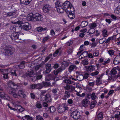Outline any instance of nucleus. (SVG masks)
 <instances>
[{
  "label": "nucleus",
  "instance_id": "5",
  "mask_svg": "<svg viewBox=\"0 0 120 120\" xmlns=\"http://www.w3.org/2000/svg\"><path fill=\"white\" fill-rule=\"evenodd\" d=\"M68 109V107L66 104H64L58 107V111L59 113H62L64 112L65 110Z\"/></svg>",
  "mask_w": 120,
  "mask_h": 120
},
{
  "label": "nucleus",
  "instance_id": "52",
  "mask_svg": "<svg viewBox=\"0 0 120 120\" xmlns=\"http://www.w3.org/2000/svg\"><path fill=\"white\" fill-rule=\"evenodd\" d=\"M37 31L39 32H41L43 30V28L39 26L37 28Z\"/></svg>",
  "mask_w": 120,
  "mask_h": 120
},
{
  "label": "nucleus",
  "instance_id": "40",
  "mask_svg": "<svg viewBox=\"0 0 120 120\" xmlns=\"http://www.w3.org/2000/svg\"><path fill=\"white\" fill-rule=\"evenodd\" d=\"M36 120H44L42 117L39 115L36 116Z\"/></svg>",
  "mask_w": 120,
  "mask_h": 120
},
{
  "label": "nucleus",
  "instance_id": "6",
  "mask_svg": "<svg viewBox=\"0 0 120 120\" xmlns=\"http://www.w3.org/2000/svg\"><path fill=\"white\" fill-rule=\"evenodd\" d=\"M8 106L10 109L14 111L16 110L18 112H22L25 109L20 105H17L15 106L14 108H13L9 106V104H8Z\"/></svg>",
  "mask_w": 120,
  "mask_h": 120
},
{
  "label": "nucleus",
  "instance_id": "41",
  "mask_svg": "<svg viewBox=\"0 0 120 120\" xmlns=\"http://www.w3.org/2000/svg\"><path fill=\"white\" fill-rule=\"evenodd\" d=\"M114 52V51L112 50H110L108 51V53L110 56L113 55Z\"/></svg>",
  "mask_w": 120,
  "mask_h": 120
},
{
  "label": "nucleus",
  "instance_id": "13",
  "mask_svg": "<svg viewBox=\"0 0 120 120\" xmlns=\"http://www.w3.org/2000/svg\"><path fill=\"white\" fill-rule=\"evenodd\" d=\"M51 64H46V70L45 71V74L49 73L50 72L51 70Z\"/></svg>",
  "mask_w": 120,
  "mask_h": 120
},
{
  "label": "nucleus",
  "instance_id": "31",
  "mask_svg": "<svg viewBox=\"0 0 120 120\" xmlns=\"http://www.w3.org/2000/svg\"><path fill=\"white\" fill-rule=\"evenodd\" d=\"M77 79L79 81H81L84 78V76L82 75H80L77 77Z\"/></svg>",
  "mask_w": 120,
  "mask_h": 120
},
{
  "label": "nucleus",
  "instance_id": "29",
  "mask_svg": "<svg viewBox=\"0 0 120 120\" xmlns=\"http://www.w3.org/2000/svg\"><path fill=\"white\" fill-rule=\"evenodd\" d=\"M76 68V66L75 65H71L70 66L68 70L70 72H71Z\"/></svg>",
  "mask_w": 120,
  "mask_h": 120
},
{
  "label": "nucleus",
  "instance_id": "42",
  "mask_svg": "<svg viewBox=\"0 0 120 120\" xmlns=\"http://www.w3.org/2000/svg\"><path fill=\"white\" fill-rule=\"evenodd\" d=\"M95 30L94 29L90 28L88 31L90 34H92L94 33L95 32Z\"/></svg>",
  "mask_w": 120,
  "mask_h": 120
},
{
  "label": "nucleus",
  "instance_id": "36",
  "mask_svg": "<svg viewBox=\"0 0 120 120\" xmlns=\"http://www.w3.org/2000/svg\"><path fill=\"white\" fill-rule=\"evenodd\" d=\"M102 83V82L101 79L100 78H97L96 80V84L98 85Z\"/></svg>",
  "mask_w": 120,
  "mask_h": 120
},
{
  "label": "nucleus",
  "instance_id": "20",
  "mask_svg": "<svg viewBox=\"0 0 120 120\" xmlns=\"http://www.w3.org/2000/svg\"><path fill=\"white\" fill-rule=\"evenodd\" d=\"M82 91V88L81 87L75 88V93L77 95L79 94V93L81 92Z\"/></svg>",
  "mask_w": 120,
  "mask_h": 120
},
{
  "label": "nucleus",
  "instance_id": "16",
  "mask_svg": "<svg viewBox=\"0 0 120 120\" xmlns=\"http://www.w3.org/2000/svg\"><path fill=\"white\" fill-rule=\"evenodd\" d=\"M72 11H69L68 12H66V13L68 14V16L69 18L71 19H74L75 17V15L72 12Z\"/></svg>",
  "mask_w": 120,
  "mask_h": 120
},
{
  "label": "nucleus",
  "instance_id": "58",
  "mask_svg": "<svg viewBox=\"0 0 120 120\" xmlns=\"http://www.w3.org/2000/svg\"><path fill=\"white\" fill-rule=\"evenodd\" d=\"M120 62L118 61L117 60H116L115 58L113 61V63L115 65H116L118 64Z\"/></svg>",
  "mask_w": 120,
  "mask_h": 120
},
{
  "label": "nucleus",
  "instance_id": "9",
  "mask_svg": "<svg viewBox=\"0 0 120 120\" xmlns=\"http://www.w3.org/2000/svg\"><path fill=\"white\" fill-rule=\"evenodd\" d=\"M50 6L48 4L44 5L42 8L44 12L48 13L51 9Z\"/></svg>",
  "mask_w": 120,
  "mask_h": 120
},
{
  "label": "nucleus",
  "instance_id": "24",
  "mask_svg": "<svg viewBox=\"0 0 120 120\" xmlns=\"http://www.w3.org/2000/svg\"><path fill=\"white\" fill-rule=\"evenodd\" d=\"M97 26V24L94 22L90 24L89 25L90 28L94 29Z\"/></svg>",
  "mask_w": 120,
  "mask_h": 120
},
{
  "label": "nucleus",
  "instance_id": "17",
  "mask_svg": "<svg viewBox=\"0 0 120 120\" xmlns=\"http://www.w3.org/2000/svg\"><path fill=\"white\" fill-rule=\"evenodd\" d=\"M18 95L19 97H25L26 95L24 93V92L23 90H19L18 92Z\"/></svg>",
  "mask_w": 120,
  "mask_h": 120
},
{
  "label": "nucleus",
  "instance_id": "12",
  "mask_svg": "<svg viewBox=\"0 0 120 120\" xmlns=\"http://www.w3.org/2000/svg\"><path fill=\"white\" fill-rule=\"evenodd\" d=\"M15 49L12 47L9 46L8 47V55H11L14 52Z\"/></svg>",
  "mask_w": 120,
  "mask_h": 120
},
{
  "label": "nucleus",
  "instance_id": "37",
  "mask_svg": "<svg viewBox=\"0 0 120 120\" xmlns=\"http://www.w3.org/2000/svg\"><path fill=\"white\" fill-rule=\"evenodd\" d=\"M82 63L84 65H86L88 64V60L87 59H84L82 61Z\"/></svg>",
  "mask_w": 120,
  "mask_h": 120
},
{
  "label": "nucleus",
  "instance_id": "8",
  "mask_svg": "<svg viewBox=\"0 0 120 120\" xmlns=\"http://www.w3.org/2000/svg\"><path fill=\"white\" fill-rule=\"evenodd\" d=\"M34 17H35V21H41L43 20L42 16L38 13H36L34 14Z\"/></svg>",
  "mask_w": 120,
  "mask_h": 120
},
{
  "label": "nucleus",
  "instance_id": "57",
  "mask_svg": "<svg viewBox=\"0 0 120 120\" xmlns=\"http://www.w3.org/2000/svg\"><path fill=\"white\" fill-rule=\"evenodd\" d=\"M114 92L113 90H111L108 93V94L107 95V98L108 97H109V95L112 94Z\"/></svg>",
  "mask_w": 120,
  "mask_h": 120
},
{
  "label": "nucleus",
  "instance_id": "49",
  "mask_svg": "<svg viewBox=\"0 0 120 120\" xmlns=\"http://www.w3.org/2000/svg\"><path fill=\"white\" fill-rule=\"evenodd\" d=\"M86 52H83L79 56V59H82L83 58H84L85 57V56H84V57L83 56V55H84V54H85L86 53Z\"/></svg>",
  "mask_w": 120,
  "mask_h": 120
},
{
  "label": "nucleus",
  "instance_id": "51",
  "mask_svg": "<svg viewBox=\"0 0 120 120\" xmlns=\"http://www.w3.org/2000/svg\"><path fill=\"white\" fill-rule=\"evenodd\" d=\"M110 61V59H108L107 60L103 61L102 63V64L104 65H105L109 63Z\"/></svg>",
  "mask_w": 120,
  "mask_h": 120
},
{
  "label": "nucleus",
  "instance_id": "23",
  "mask_svg": "<svg viewBox=\"0 0 120 120\" xmlns=\"http://www.w3.org/2000/svg\"><path fill=\"white\" fill-rule=\"evenodd\" d=\"M45 100L48 102H50L51 100V98L50 95L49 94H47L45 95Z\"/></svg>",
  "mask_w": 120,
  "mask_h": 120
},
{
  "label": "nucleus",
  "instance_id": "18",
  "mask_svg": "<svg viewBox=\"0 0 120 120\" xmlns=\"http://www.w3.org/2000/svg\"><path fill=\"white\" fill-rule=\"evenodd\" d=\"M20 1L21 3L27 5L31 2L32 0H20Z\"/></svg>",
  "mask_w": 120,
  "mask_h": 120
},
{
  "label": "nucleus",
  "instance_id": "26",
  "mask_svg": "<svg viewBox=\"0 0 120 120\" xmlns=\"http://www.w3.org/2000/svg\"><path fill=\"white\" fill-rule=\"evenodd\" d=\"M53 76L51 75H49L46 76L45 79L46 81H49L53 79Z\"/></svg>",
  "mask_w": 120,
  "mask_h": 120
},
{
  "label": "nucleus",
  "instance_id": "35",
  "mask_svg": "<svg viewBox=\"0 0 120 120\" xmlns=\"http://www.w3.org/2000/svg\"><path fill=\"white\" fill-rule=\"evenodd\" d=\"M25 62L24 61L22 62L19 65V67L20 69H23L25 67L24 64H25Z\"/></svg>",
  "mask_w": 120,
  "mask_h": 120
},
{
  "label": "nucleus",
  "instance_id": "59",
  "mask_svg": "<svg viewBox=\"0 0 120 120\" xmlns=\"http://www.w3.org/2000/svg\"><path fill=\"white\" fill-rule=\"evenodd\" d=\"M94 66L95 70H98V68L100 67V65L99 64H97L95 66Z\"/></svg>",
  "mask_w": 120,
  "mask_h": 120
},
{
  "label": "nucleus",
  "instance_id": "27",
  "mask_svg": "<svg viewBox=\"0 0 120 120\" xmlns=\"http://www.w3.org/2000/svg\"><path fill=\"white\" fill-rule=\"evenodd\" d=\"M61 48H59L57 49L54 53L53 54V56L55 57L57 56L59 52L61 49Z\"/></svg>",
  "mask_w": 120,
  "mask_h": 120
},
{
  "label": "nucleus",
  "instance_id": "15",
  "mask_svg": "<svg viewBox=\"0 0 120 120\" xmlns=\"http://www.w3.org/2000/svg\"><path fill=\"white\" fill-rule=\"evenodd\" d=\"M82 104L85 107H86L89 105L90 103V101L87 99H83L82 101Z\"/></svg>",
  "mask_w": 120,
  "mask_h": 120
},
{
  "label": "nucleus",
  "instance_id": "11",
  "mask_svg": "<svg viewBox=\"0 0 120 120\" xmlns=\"http://www.w3.org/2000/svg\"><path fill=\"white\" fill-rule=\"evenodd\" d=\"M85 68V69L88 71L91 72L93 71H95L94 65L86 66Z\"/></svg>",
  "mask_w": 120,
  "mask_h": 120
},
{
  "label": "nucleus",
  "instance_id": "19",
  "mask_svg": "<svg viewBox=\"0 0 120 120\" xmlns=\"http://www.w3.org/2000/svg\"><path fill=\"white\" fill-rule=\"evenodd\" d=\"M22 119L23 120H33V118L28 115H26L24 117H22Z\"/></svg>",
  "mask_w": 120,
  "mask_h": 120
},
{
  "label": "nucleus",
  "instance_id": "34",
  "mask_svg": "<svg viewBox=\"0 0 120 120\" xmlns=\"http://www.w3.org/2000/svg\"><path fill=\"white\" fill-rule=\"evenodd\" d=\"M34 73L33 71H29L27 72L26 75L27 76L32 77Z\"/></svg>",
  "mask_w": 120,
  "mask_h": 120
},
{
  "label": "nucleus",
  "instance_id": "28",
  "mask_svg": "<svg viewBox=\"0 0 120 120\" xmlns=\"http://www.w3.org/2000/svg\"><path fill=\"white\" fill-rule=\"evenodd\" d=\"M63 69L60 68L59 69L55 70H54L53 72L55 75H57L59 72L61 71Z\"/></svg>",
  "mask_w": 120,
  "mask_h": 120
},
{
  "label": "nucleus",
  "instance_id": "43",
  "mask_svg": "<svg viewBox=\"0 0 120 120\" xmlns=\"http://www.w3.org/2000/svg\"><path fill=\"white\" fill-rule=\"evenodd\" d=\"M106 38H103L100 39L99 41V42L100 44H102L105 41Z\"/></svg>",
  "mask_w": 120,
  "mask_h": 120
},
{
  "label": "nucleus",
  "instance_id": "32",
  "mask_svg": "<svg viewBox=\"0 0 120 120\" xmlns=\"http://www.w3.org/2000/svg\"><path fill=\"white\" fill-rule=\"evenodd\" d=\"M17 14V13L16 11H14L12 12H9L8 13V16H10L12 15H15L16 16Z\"/></svg>",
  "mask_w": 120,
  "mask_h": 120
},
{
  "label": "nucleus",
  "instance_id": "50",
  "mask_svg": "<svg viewBox=\"0 0 120 120\" xmlns=\"http://www.w3.org/2000/svg\"><path fill=\"white\" fill-rule=\"evenodd\" d=\"M1 72H2L3 74H8V69H3L1 70Z\"/></svg>",
  "mask_w": 120,
  "mask_h": 120
},
{
  "label": "nucleus",
  "instance_id": "56",
  "mask_svg": "<svg viewBox=\"0 0 120 120\" xmlns=\"http://www.w3.org/2000/svg\"><path fill=\"white\" fill-rule=\"evenodd\" d=\"M67 102L69 104H72L73 102V101L71 99H69L68 100Z\"/></svg>",
  "mask_w": 120,
  "mask_h": 120
},
{
  "label": "nucleus",
  "instance_id": "53",
  "mask_svg": "<svg viewBox=\"0 0 120 120\" xmlns=\"http://www.w3.org/2000/svg\"><path fill=\"white\" fill-rule=\"evenodd\" d=\"M16 70H15L14 72H9V73H11V74L12 76H17V75L16 74Z\"/></svg>",
  "mask_w": 120,
  "mask_h": 120
},
{
  "label": "nucleus",
  "instance_id": "63",
  "mask_svg": "<svg viewBox=\"0 0 120 120\" xmlns=\"http://www.w3.org/2000/svg\"><path fill=\"white\" fill-rule=\"evenodd\" d=\"M89 76V74L88 73H86L85 74L84 76V78L86 79Z\"/></svg>",
  "mask_w": 120,
  "mask_h": 120
},
{
  "label": "nucleus",
  "instance_id": "3",
  "mask_svg": "<svg viewBox=\"0 0 120 120\" xmlns=\"http://www.w3.org/2000/svg\"><path fill=\"white\" fill-rule=\"evenodd\" d=\"M12 23L15 24V25H18L19 27H17L18 29L19 28L20 30L23 29L24 30H27L30 29L31 28L30 25L28 22H26L25 23L22 24L21 25V24H22V22L20 21H18L14 23L12 22Z\"/></svg>",
  "mask_w": 120,
  "mask_h": 120
},
{
  "label": "nucleus",
  "instance_id": "14",
  "mask_svg": "<svg viewBox=\"0 0 120 120\" xmlns=\"http://www.w3.org/2000/svg\"><path fill=\"white\" fill-rule=\"evenodd\" d=\"M120 71V68L119 67H115L111 70V73L113 75L116 74L117 71Z\"/></svg>",
  "mask_w": 120,
  "mask_h": 120
},
{
  "label": "nucleus",
  "instance_id": "10",
  "mask_svg": "<svg viewBox=\"0 0 120 120\" xmlns=\"http://www.w3.org/2000/svg\"><path fill=\"white\" fill-rule=\"evenodd\" d=\"M34 14L32 13H30L28 15L27 17V19L28 21H35V17H34Z\"/></svg>",
  "mask_w": 120,
  "mask_h": 120
},
{
  "label": "nucleus",
  "instance_id": "45",
  "mask_svg": "<svg viewBox=\"0 0 120 120\" xmlns=\"http://www.w3.org/2000/svg\"><path fill=\"white\" fill-rule=\"evenodd\" d=\"M36 89H40L42 87V85L40 84H36Z\"/></svg>",
  "mask_w": 120,
  "mask_h": 120
},
{
  "label": "nucleus",
  "instance_id": "64",
  "mask_svg": "<svg viewBox=\"0 0 120 120\" xmlns=\"http://www.w3.org/2000/svg\"><path fill=\"white\" fill-rule=\"evenodd\" d=\"M36 85L35 84H33L30 86V87L32 89H36Z\"/></svg>",
  "mask_w": 120,
  "mask_h": 120
},
{
  "label": "nucleus",
  "instance_id": "62",
  "mask_svg": "<svg viewBox=\"0 0 120 120\" xmlns=\"http://www.w3.org/2000/svg\"><path fill=\"white\" fill-rule=\"evenodd\" d=\"M72 41H69L68 42H67L66 44L68 46H70L72 43Z\"/></svg>",
  "mask_w": 120,
  "mask_h": 120
},
{
  "label": "nucleus",
  "instance_id": "38",
  "mask_svg": "<svg viewBox=\"0 0 120 120\" xmlns=\"http://www.w3.org/2000/svg\"><path fill=\"white\" fill-rule=\"evenodd\" d=\"M114 13L120 15V9L116 8L114 11Z\"/></svg>",
  "mask_w": 120,
  "mask_h": 120
},
{
  "label": "nucleus",
  "instance_id": "48",
  "mask_svg": "<svg viewBox=\"0 0 120 120\" xmlns=\"http://www.w3.org/2000/svg\"><path fill=\"white\" fill-rule=\"evenodd\" d=\"M44 85L45 86H51L50 83L49 82H45L43 83Z\"/></svg>",
  "mask_w": 120,
  "mask_h": 120
},
{
  "label": "nucleus",
  "instance_id": "1",
  "mask_svg": "<svg viewBox=\"0 0 120 120\" xmlns=\"http://www.w3.org/2000/svg\"><path fill=\"white\" fill-rule=\"evenodd\" d=\"M61 3L59 0H57L55 3V6L57 12L59 13H63L64 11L68 12L69 11H74V8L71 4L69 1H66L63 4V7L61 6Z\"/></svg>",
  "mask_w": 120,
  "mask_h": 120
},
{
  "label": "nucleus",
  "instance_id": "46",
  "mask_svg": "<svg viewBox=\"0 0 120 120\" xmlns=\"http://www.w3.org/2000/svg\"><path fill=\"white\" fill-rule=\"evenodd\" d=\"M96 103V102L95 101H94V102H92L90 105V108H94L95 106Z\"/></svg>",
  "mask_w": 120,
  "mask_h": 120
},
{
  "label": "nucleus",
  "instance_id": "25",
  "mask_svg": "<svg viewBox=\"0 0 120 120\" xmlns=\"http://www.w3.org/2000/svg\"><path fill=\"white\" fill-rule=\"evenodd\" d=\"M88 96H87V97L89 99L90 98H89V96H91L92 99L93 100H95L97 98V97L95 95V93L94 92L93 93L90 95L88 94Z\"/></svg>",
  "mask_w": 120,
  "mask_h": 120
},
{
  "label": "nucleus",
  "instance_id": "39",
  "mask_svg": "<svg viewBox=\"0 0 120 120\" xmlns=\"http://www.w3.org/2000/svg\"><path fill=\"white\" fill-rule=\"evenodd\" d=\"M103 117V114L101 112H100L98 114L97 116V118L99 119H101Z\"/></svg>",
  "mask_w": 120,
  "mask_h": 120
},
{
  "label": "nucleus",
  "instance_id": "33",
  "mask_svg": "<svg viewBox=\"0 0 120 120\" xmlns=\"http://www.w3.org/2000/svg\"><path fill=\"white\" fill-rule=\"evenodd\" d=\"M88 24L87 22L86 21H84L82 22L81 23V26L82 27H84L87 26Z\"/></svg>",
  "mask_w": 120,
  "mask_h": 120
},
{
  "label": "nucleus",
  "instance_id": "7",
  "mask_svg": "<svg viewBox=\"0 0 120 120\" xmlns=\"http://www.w3.org/2000/svg\"><path fill=\"white\" fill-rule=\"evenodd\" d=\"M71 117L75 119H77L80 117L79 112L77 111H75L72 112L71 114Z\"/></svg>",
  "mask_w": 120,
  "mask_h": 120
},
{
  "label": "nucleus",
  "instance_id": "21",
  "mask_svg": "<svg viewBox=\"0 0 120 120\" xmlns=\"http://www.w3.org/2000/svg\"><path fill=\"white\" fill-rule=\"evenodd\" d=\"M108 34L107 31L105 29H103L102 31V36L104 37H107L108 36Z\"/></svg>",
  "mask_w": 120,
  "mask_h": 120
},
{
  "label": "nucleus",
  "instance_id": "22",
  "mask_svg": "<svg viewBox=\"0 0 120 120\" xmlns=\"http://www.w3.org/2000/svg\"><path fill=\"white\" fill-rule=\"evenodd\" d=\"M62 67L61 68L63 70L65 69L66 67H67L68 65V62L66 61H64L62 63Z\"/></svg>",
  "mask_w": 120,
  "mask_h": 120
},
{
  "label": "nucleus",
  "instance_id": "30",
  "mask_svg": "<svg viewBox=\"0 0 120 120\" xmlns=\"http://www.w3.org/2000/svg\"><path fill=\"white\" fill-rule=\"evenodd\" d=\"M64 82L66 83L67 84H72L73 83V82L68 79H66L63 81Z\"/></svg>",
  "mask_w": 120,
  "mask_h": 120
},
{
  "label": "nucleus",
  "instance_id": "54",
  "mask_svg": "<svg viewBox=\"0 0 120 120\" xmlns=\"http://www.w3.org/2000/svg\"><path fill=\"white\" fill-rule=\"evenodd\" d=\"M99 73V72L98 71H97L91 73V75L92 76H94L97 75Z\"/></svg>",
  "mask_w": 120,
  "mask_h": 120
},
{
  "label": "nucleus",
  "instance_id": "61",
  "mask_svg": "<svg viewBox=\"0 0 120 120\" xmlns=\"http://www.w3.org/2000/svg\"><path fill=\"white\" fill-rule=\"evenodd\" d=\"M50 34L52 36H54L55 35V32L53 30H51Z\"/></svg>",
  "mask_w": 120,
  "mask_h": 120
},
{
  "label": "nucleus",
  "instance_id": "2",
  "mask_svg": "<svg viewBox=\"0 0 120 120\" xmlns=\"http://www.w3.org/2000/svg\"><path fill=\"white\" fill-rule=\"evenodd\" d=\"M8 85L11 87L10 89H9L10 90L9 93L12 94L13 96L14 97L18 98L19 95H18V94H17L15 93L16 90L15 89L17 87V85L12 82L11 81L9 82Z\"/></svg>",
  "mask_w": 120,
  "mask_h": 120
},
{
  "label": "nucleus",
  "instance_id": "60",
  "mask_svg": "<svg viewBox=\"0 0 120 120\" xmlns=\"http://www.w3.org/2000/svg\"><path fill=\"white\" fill-rule=\"evenodd\" d=\"M99 55L98 52V51L95 52L93 54L94 57L97 56Z\"/></svg>",
  "mask_w": 120,
  "mask_h": 120
},
{
  "label": "nucleus",
  "instance_id": "47",
  "mask_svg": "<svg viewBox=\"0 0 120 120\" xmlns=\"http://www.w3.org/2000/svg\"><path fill=\"white\" fill-rule=\"evenodd\" d=\"M50 111L51 112H54L56 110V109L54 106H51L50 108Z\"/></svg>",
  "mask_w": 120,
  "mask_h": 120
},
{
  "label": "nucleus",
  "instance_id": "55",
  "mask_svg": "<svg viewBox=\"0 0 120 120\" xmlns=\"http://www.w3.org/2000/svg\"><path fill=\"white\" fill-rule=\"evenodd\" d=\"M36 107L38 109H40L42 107L41 105L39 103L36 104Z\"/></svg>",
  "mask_w": 120,
  "mask_h": 120
},
{
  "label": "nucleus",
  "instance_id": "44",
  "mask_svg": "<svg viewBox=\"0 0 120 120\" xmlns=\"http://www.w3.org/2000/svg\"><path fill=\"white\" fill-rule=\"evenodd\" d=\"M50 38V37L49 36H47L44 38L42 40V42H45L48 40Z\"/></svg>",
  "mask_w": 120,
  "mask_h": 120
},
{
  "label": "nucleus",
  "instance_id": "4",
  "mask_svg": "<svg viewBox=\"0 0 120 120\" xmlns=\"http://www.w3.org/2000/svg\"><path fill=\"white\" fill-rule=\"evenodd\" d=\"M12 29L13 31L15 32L11 36V38L12 40H14L19 38V37H20L21 35L23 36V34L22 33H20L18 34V33L19 32V31H17L18 28L17 27L15 28L14 27H12Z\"/></svg>",
  "mask_w": 120,
  "mask_h": 120
}]
</instances>
